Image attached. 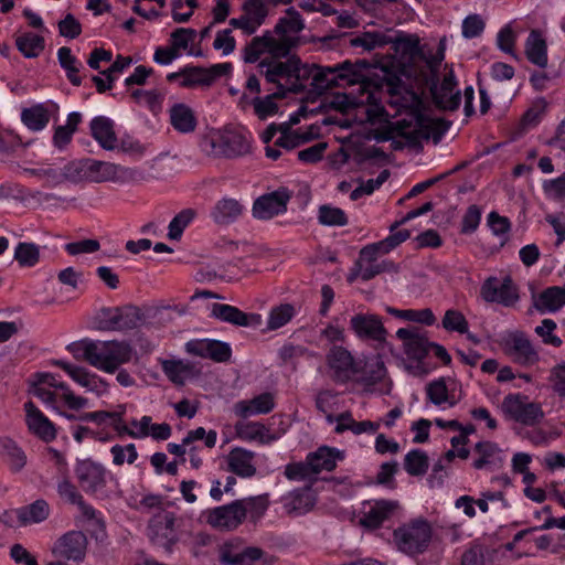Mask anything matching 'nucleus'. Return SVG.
Masks as SVG:
<instances>
[{"mask_svg": "<svg viewBox=\"0 0 565 565\" xmlns=\"http://www.w3.org/2000/svg\"><path fill=\"white\" fill-rule=\"evenodd\" d=\"M15 45L25 57L34 58L44 50L45 40L41 35L29 32L19 35Z\"/></svg>", "mask_w": 565, "mask_h": 565, "instance_id": "44", "label": "nucleus"}, {"mask_svg": "<svg viewBox=\"0 0 565 565\" xmlns=\"http://www.w3.org/2000/svg\"><path fill=\"white\" fill-rule=\"evenodd\" d=\"M417 128L412 131L401 130L399 135L406 139L409 146H418L422 139H433L434 143H438L446 131L449 129L450 122L441 118H428L419 114L416 118Z\"/></svg>", "mask_w": 565, "mask_h": 565, "instance_id": "8", "label": "nucleus"}, {"mask_svg": "<svg viewBox=\"0 0 565 565\" xmlns=\"http://www.w3.org/2000/svg\"><path fill=\"white\" fill-rule=\"evenodd\" d=\"M396 337L403 341L405 354L417 362L423 361L430 351L431 343L427 332L417 327L401 328Z\"/></svg>", "mask_w": 565, "mask_h": 565, "instance_id": "15", "label": "nucleus"}, {"mask_svg": "<svg viewBox=\"0 0 565 565\" xmlns=\"http://www.w3.org/2000/svg\"><path fill=\"white\" fill-rule=\"evenodd\" d=\"M291 195L292 193L284 186L260 195L253 203V216L257 220H270L276 215L285 213Z\"/></svg>", "mask_w": 565, "mask_h": 565, "instance_id": "9", "label": "nucleus"}, {"mask_svg": "<svg viewBox=\"0 0 565 565\" xmlns=\"http://www.w3.org/2000/svg\"><path fill=\"white\" fill-rule=\"evenodd\" d=\"M526 58L539 67L547 65V44L539 30H532L525 42Z\"/></svg>", "mask_w": 565, "mask_h": 565, "instance_id": "30", "label": "nucleus"}, {"mask_svg": "<svg viewBox=\"0 0 565 565\" xmlns=\"http://www.w3.org/2000/svg\"><path fill=\"white\" fill-rule=\"evenodd\" d=\"M292 64L295 66V71L291 72V79H294L291 83H297L298 85L300 84L301 85V90L303 89V82L309 79V78H312L313 79V75L316 73V68H317V65L316 64H312V65H308V64H302L300 58L297 56V55H292Z\"/></svg>", "mask_w": 565, "mask_h": 565, "instance_id": "61", "label": "nucleus"}, {"mask_svg": "<svg viewBox=\"0 0 565 565\" xmlns=\"http://www.w3.org/2000/svg\"><path fill=\"white\" fill-rule=\"evenodd\" d=\"M87 537L82 531H70L56 540L52 553L65 561L81 563L87 550Z\"/></svg>", "mask_w": 565, "mask_h": 565, "instance_id": "10", "label": "nucleus"}, {"mask_svg": "<svg viewBox=\"0 0 565 565\" xmlns=\"http://www.w3.org/2000/svg\"><path fill=\"white\" fill-rule=\"evenodd\" d=\"M14 513L22 525L40 523L47 519L50 507L45 500L39 499L29 505L17 509Z\"/></svg>", "mask_w": 565, "mask_h": 565, "instance_id": "34", "label": "nucleus"}, {"mask_svg": "<svg viewBox=\"0 0 565 565\" xmlns=\"http://www.w3.org/2000/svg\"><path fill=\"white\" fill-rule=\"evenodd\" d=\"M386 311L396 318L404 319L407 321L419 322L425 326H433L436 322V317L434 312L428 308L422 310H399L393 307H387Z\"/></svg>", "mask_w": 565, "mask_h": 565, "instance_id": "49", "label": "nucleus"}, {"mask_svg": "<svg viewBox=\"0 0 565 565\" xmlns=\"http://www.w3.org/2000/svg\"><path fill=\"white\" fill-rule=\"evenodd\" d=\"M115 163L88 159L86 167L87 181L90 182H111L114 179Z\"/></svg>", "mask_w": 565, "mask_h": 565, "instance_id": "46", "label": "nucleus"}, {"mask_svg": "<svg viewBox=\"0 0 565 565\" xmlns=\"http://www.w3.org/2000/svg\"><path fill=\"white\" fill-rule=\"evenodd\" d=\"M244 211L243 204L233 198H223L214 205L211 217L218 225H227L235 222Z\"/></svg>", "mask_w": 565, "mask_h": 565, "instance_id": "29", "label": "nucleus"}, {"mask_svg": "<svg viewBox=\"0 0 565 565\" xmlns=\"http://www.w3.org/2000/svg\"><path fill=\"white\" fill-rule=\"evenodd\" d=\"M22 122L32 131H40L50 121V113L43 104H36L21 111Z\"/></svg>", "mask_w": 565, "mask_h": 565, "instance_id": "39", "label": "nucleus"}, {"mask_svg": "<svg viewBox=\"0 0 565 565\" xmlns=\"http://www.w3.org/2000/svg\"><path fill=\"white\" fill-rule=\"evenodd\" d=\"M487 548L482 545H472L461 557V565H488L486 561Z\"/></svg>", "mask_w": 565, "mask_h": 565, "instance_id": "64", "label": "nucleus"}, {"mask_svg": "<svg viewBox=\"0 0 565 565\" xmlns=\"http://www.w3.org/2000/svg\"><path fill=\"white\" fill-rule=\"evenodd\" d=\"M429 467V459L425 451L413 449L404 458V469L409 476H424Z\"/></svg>", "mask_w": 565, "mask_h": 565, "instance_id": "45", "label": "nucleus"}, {"mask_svg": "<svg viewBox=\"0 0 565 565\" xmlns=\"http://www.w3.org/2000/svg\"><path fill=\"white\" fill-rule=\"evenodd\" d=\"M232 71L231 63L215 64L209 68L202 66L183 67V79L180 86L193 88L198 86H211L214 81Z\"/></svg>", "mask_w": 565, "mask_h": 565, "instance_id": "13", "label": "nucleus"}, {"mask_svg": "<svg viewBox=\"0 0 565 565\" xmlns=\"http://www.w3.org/2000/svg\"><path fill=\"white\" fill-rule=\"evenodd\" d=\"M295 315V308L290 303H282L271 309L267 322L269 330H277L288 323Z\"/></svg>", "mask_w": 565, "mask_h": 565, "instance_id": "55", "label": "nucleus"}, {"mask_svg": "<svg viewBox=\"0 0 565 565\" xmlns=\"http://www.w3.org/2000/svg\"><path fill=\"white\" fill-rule=\"evenodd\" d=\"M131 97L140 104L146 105L152 113L161 110L164 94L158 89H135L131 93Z\"/></svg>", "mask_w": 565, "mask_h": 565, "instance_id": "54", "label": "nucleus"}, {"mask_svg": "<svg viewBox=\"0 0 565 565\" xmlns=\"http://www.w3.org/2000/svg\"><path fill=\"white\" fill-rule=\"evenodd\" d=\"M263 556L258 547H244L238 543H225L221 546L218 559L221 565H250Z\"/></svg>", "mask_w": 565, "mask_h": 565, "instance_id": "18", "label": "nucleus"}, {"mask_svg": "<svg viewBox=\"0 0 565 565\" xmlns=\"http://www.w3.org/2000/svg\"><path fill=\"white\" fill-rule=\"evenodd\" d=\"M211 317L237 327L258 326L260 323L259 315H248L234 306L217 302L211 307Z\"/></svg>", "mask_w": 565, "mask_h": 565, "instance_id": "23", "label": "nucleus"}, {"mask_svg": "<svg viewBox=\"0 0 565 565\" xmlns=\"http://www.w3.org/2000/svg\"><path fill=\"white\" fill-rule=\"evenodd\" d=\"M142 313L138 307L124 306L103 308L97 320V328L103 331H127L139 326Z\"/></svg>", "mask_w": 565, "mask_h": 565, "instance_id": "6", "label": "nucleus"}, {"mask_svg": "<svg viewBox=\"0 0 565 565\" xmlns=\"http://www.w3.org/2000/svg\"><path fill=\"white\" fill-rule=\"evenodd\" d=\"M315 497H281L282 513L290 516H301L316 507Z\"/></svg>", "mask_w": 565, "mask_h": 565, "instance_id": "40", "label": "nucleus"}, {"mask_svg": "<svg viewBox=\"0 0 565 565\" xmlns=\"http://www.w3.org/2000/svg\"><path fill=\"white\" fill-rule=\"evenodd\" d=\"M504 414L525 426H534L544 417V412L539 403L530 402L522 394H509L502 401Z\"/></svg>", "mask_w": 565, "mask_h": 565, "instance_id": "7", "label": "nucleus"}, {"mask_svg": "<svg viewBox=\"0 0 565 565\" xmlns=\"http://www.w3.org/2000/svg\"><path fill=\"white\" fill-rule=\"evenodd\" d=\"M565 305V286H553L533 297V306L541 313L555 312Z\"/></svg>", "mask_w": 565, "mask_h": 565, "instance_id": "28", "label": "nucleus"}, {"mask_svg": "<svg viewBox=\"0 0 565 565\" xmlns=\"http://www.w3.org/2000/svg\"><path fill=\"white\" fill-rule=\"evenodd\" d=\"M441 326L445 330L450 332L467 333L468 321L465 316L455 309H449L445 312Z\"/></svg>", "mask_w": 565, "mask_h": 565, "instance_id": "58", "label": "nucleus"}, {"mask_svg": "<svg viewBox=\"0 0 565 565\" xmlns=\"http://www.w3.org/2000/svg\"><path fill=\"white\" fill-rule=\"evenodd\" d=\"M75 473L79 484L86 491H98L106 482V469L90 459L78 461Z\"/></svg>", "mask_w": 565, "mask_h": 565, "instance_id": "19", "label": "nucleus"}, {"mask_svg": "<svg viewBox=\"0 0 565 565\" xmlns=\"http://www.w3.org/2000/svg\"><path fill=\"white\" fill-rule=\"evenodd\" d=\"M275 407L271 393H263L250 401H239L234 405V412L242 418H247L257 414H268Z\"/></svg>", "mask_w": 565, "mask_h": 565, "instance_id": "26", "label": "nucleus"}, {"mask_svg": "<svg viewBox=\"0 0 565 565\" xmlns=\"http://www.w3.org/2000/svg\"><path fill=\"white\" fill-rule=\"evenodd\" d=\"M286 57V61H281L282 57H273L270 55V57H266L258 63V72L265 77L266 82L279 84L281 78L291 79V72L295 71L292 55L289 54Z\"/></svg>", "mask_w": 565, "mask_h": 565, "instance_id": "21", "label": "nucleus"}, {"mask_svg": "<svg viewBox=\"0 0 565 565\" xmlns=\"http://www.w3.org/2000/svg\"><path fill=\"white\" fill-rule=\"evenodd\" d=\"M267 497H250L231 504L215 508L209 513L207 522L218 530H232L242 523L246 511L254 504L259 505V513L267 508Z\"/></svg>", "mask_w": 565, "mask_h": 565, "instance_id": "4", "label": "nucleus"}, {"mask_svg": "<svg viewBox=\"0 0 565 565\" xmlns=\"http://www.w3.org/2000/svg\"><path fill=\"white\" fill-rule=\"evenodd\" d=\"M308 458L313 473L317 475L322 470H333L337 461L344 459V454L337 448L321 446L316 451L309 452Z\"/></svg>", "mask_w": 565, "mask_h": 565, "instance_id": "27", "label": "nucleus"}, {"mask_svg": "<svg viewBox=\"0 0 565 565\" xmlns=\"http://www.w3.org/2000/svg\"><path fill=\"white\" fill-rule=\"evenodd\" d=\"M480 295L487 302H498L505 307L513 306L519 299L510 276L504 277L501 282L497 277H489L482 284Z\"/></svg>", "mask_w": 565, "mask_h": 565, "instance_id": "12", "label": "nucleus"}, {"mask_svg": "<svg viewBox=\"0 0 565 565\" xmlns=\"http://www.w3.org/2000/svg\"><path fill=\"white\" fill-rule=\"evenodd\" d=\"M426 395L427 398L437 406L447 403L450 407H452L460 399V397L457 398L455 396L454 388L448 387L444 377L428 383L426 386Z\"/></svg>", "mask_w": 565, "mask_h": 565, "instance_id": "35", "label": "nucleus"}, {"mask_svg": "<svg viewBox=\"0 0 565 565\" xmlns=\"http://www.w3.org/2000/svg\"><path fill=\"white\" fill-rule=\"evenodd\" d=\"M196 210L184 209L179 212L170 222L168 226V237L170 239L179 241L183 234L184 228L195 218Z\"/></svg>", "mask_w": 565, "mask_h": 565, "instance_id": "51", "label": "nucleus"}, {"mask_svg": "<svg viewBox=\"0 0 565 565\" xmlns=\"http://www.w3.org/2000/svg\"><path fill=\"white\" fill-rule=\"evenodd\" d=\"M253 452L242 448L233 449L228 455L230 470L242 477H252L256 472L253 466Z\"/></svg>", "mask_w": 565, "mask_h": 565, "instance_id": "37", "label": "nucleus"}, {"mask_svg": "<svg viewBox=\"0 0 565 565\" xmlns=\"http://www.w3.org/2000/svg\"><path fill=\"white\" fill-rule=\"evenodd\" d=\"M170 122L177 131L189 134L195 130L196 117L188 105L180 103L171 107Z\"/></svg>", "mask_w": 565, "mask_h": 565, "instance_id": "33", "label": "nucleus"}, {"mask_svg": "<svg viewBox=\"0 0 565 565\" xmlns=\"http://www.w3.org/2000/svg\"><path fill=\"white\" fill-rule=\"evenodd\" d=\"M161 366L166 376L175 385H183L194 373L193 364L182 360H162Z\"/></svg>", "mask_w": 565, "mask_h": 565, "instance_id": "36", "label": "nucleus"}, {"mask_svg": "<svg viewBox=\"0 0 565 565\" xmlns=\"http://www.w3.org/2000/svg\"><path fill=\"white\" fill-rule=\"evenodd\" d=\"M24 409L26 413L28 427L34 435L44 441H51L56 437L54 425L43 415L33 402H26Z\"/></svg>", "mask_w": 565, "mask_h": 565, "instance_id": "24", "label": "nucleus"}, {"mask_svg": "<svg viewBox=\"0 0 565 565\" xmlns=\"http://www.w3.org/2000/svg\"><path fill=\"white\" fill-rule=\"evenodd\" d=\"M237 436L246 440H259L269 443L275 440V436L269 434V429L260 423H241L235 426Z\"/></svg>", "mask_w": 565, "mask_h": 565, "instance_id": "43", "label": "nucleus"}, {"mask_svg": "<svg viewBox=\"0 0 565 565\" xmlns=\"http://www.w3.org/2000/svg\"><path fill=\"white\" fill-rule=\"evenodd\" d=\"M431 537V524L423 518L413 519L393 532V540L397 550L408 556L425 553L429 547Z\"/></svg>", "mask_w": 565, "mask_h": 565, "instance_id": "3", "label": "nucleus"}, {"mask_svg": "<svg viewBox=\"0 0 565 565\" xmlns=\"http://www.w3.org/2000/svg\"><path fill=\"white\" fill-rule=\"evenodd\" d=\"M319 223L327 226H344L348 217L343 210L323 204L318 211Z\"/></svg>", "mask_w": 565, "mask_h": 565, "instance_id": "53", "label": "nucleus"}, {"mask_svg": "<svg viewBox=\"0 0 565 565\" xmlns=\"http://www.w3.org/2000/svg\"><path fill=\"white\" fill-rule=\"evenodd\" d=\"M503 350L515 363L527 366L539 361V353L523 332H512L503 342Z\"/></svg>", "mask_w": 565, "mask_h": 565, "instance_id": "16", "label": "nucleus"}, {"mask_svg": "<svg viewBox=\"0 0 565 565\" xmlns=\"http://www.w3.org/2000/svg\"><path fill=\"white\" fill-rule=\"evenodd\" d=\"M131 62L132 60L129 56L117 55L114 63L107 70L100 72L105 78L97 75L92 76V81L95 84L97 92L99 94H104L106 90L111 89L116 79L115 74L124 72Z\"/></svg>", "mask_w": 565, "mask_h": 565, "instance_id": "32", "label": "nucleus"}, {"mask_svg": "<svg viewBox=\"0 0 565 565\" xmlns=\"http://www.w3.org/2000/svg\"><path fill=\"white\" fill-rule=\"evenodd\" d=\"M250 103L253 104L255 114L259 119H265L278 111V105L270 95H267L264 98L256 96Z\"/></svg>", "mask_w": 565, "mask_h": 565, "instance_id": "62", "label": "nucleus"}, {"mask_svg": "<svg viewBox=\"0 0 565 565\" xmlns=\"http://www.w3.org/2000/svg\"><path fill=\"white\" fill-rule=\"evenodd\" d=\"M354 334L364 341L385 342L387 330L382 319L373 313H356L350 320Z\"/></svg>", "mask_w": 565, "mask_h": 565, "instance_id": "14", "label": "nucleus"}, {"mask_svg": "<svg viewBox=\"0 0 565 565\" xmlns=\"http://www.w3.org/2000/svg\"><path fill=\"white\" fill-rule=\"evenodd\" d=\"M327 361L332 371L331 377L335 382L345 383L360 372L359 364L343 347H333L327 355Z\"/></svg>", "mask_w": 565, "mask_h": 565, "instance_id": "17", "label": "nucleus"}, {"mask_svg": "<svg viewBox=\"0 0 565 565\" xmlns=\"http://www.w3.org/2000/svg\"><path fill=\"white\" fill-rule=\"evenodd\" d=\"M305 29L300 13L294 8L286 10L273 31H266L262 36H255L244 47L245 63H255L260 55L268 53L273 57H286L292 49L300 44L299 33Z\"/></svg>", "mask_w": 565, "mask_h": 565, "instance_id": "1", "label": "nucleus"}, {"mask_svg": "<svg viewBox=\"0 0 565 565\" xmlns=\"http://www.w3.org/2000/svg\"><path fill=\"white\" fill-rule=\"evenodd\" d=\"M57 60L63 70L66 72L68 81L74 86H81L82 77L78 75L81 62L72 54V51L67 46H63L57 51Z\"/></svg>", "mask_w": 565, "mask_h": 565, "instance_id": "42", "label": "nucleus"}, {"mask_svg": "<svg viewBox=\"0 0 565 565\" xmlns=\"http://www.w3.org/2000/svg\"><path fill=\"white\" fill-rule=\"evenodd\" d=\"M114 179L111 182L138 183L148 180V174L137 168L124 167L115 163Z\"/></svg>", "mask_w": 565, "mask_h": 565, "instance_id": "56", "label": "nucleus"}, {"mask_svg": "<svg viewBox=\"0 0 565 565\" xmlns=\"http://www.w3.org/2000/svg\"><path fill=\"white\" fill-rule=\"evenodd\" d=\"M54 363L65 371L72 380L85 387L87 391L94 392L97 395H103L107 392L108 384L98 375L89 373L86 369L61 360L55 361Z\"/></svg>", "mask_w": 565, "mask_h": 565, "instance_id": "20", "label": "nucleus"}, {"mask_svg": "<svg viewBox=\"0 0 565 565\" xmlns=\"http://www.w3.org/2000/svg\"><path fill=\"white\" fill-rule=\"evenodd\" d=\"M426 74L425 82L429 86V90L433 97L434 104L443 110L454 111L458 109L461 103V95L456 89L457 82L452 70H450L445 76L440 85L439 74Z\"/></svg>", "mask_w": 565, "mask_h": 565, "instance_id": "5", "label": "nucleus"}, {"mask_svg": "<svg viewBox=\"0 0 565 565\" xmlns=\"http://www.w3.org/2000/svg\"><path fill=\"white\" fill-rule=\"evenodd\" d=\"M370 66L371 64L366 60H356L354 63L350 61L340 63V68L348 74L345 81L351 84L363 82V72L370 68Z\"/></svg>", "mask_w": 565, "mask_h": 565, "instance_id": "59", "label": "nucleus"}, {"mask_svg": "<svg viewBox=\"0 0 565 565\" xmlns=\"http://www.w3.org/2000/svg\"><path fill=\"white\" fill-rule=\"evenodd\" d=\"M88 159L68 162L62 170H57V174L61 177V183L70 181L77 183L81 181H87L86 167Z\"/></svg>", "mask_w": 565, "mask_h": 565, "instance_id": "52", "label": "nucleus"}, {"mask_svg": "<svg viewBox=\"0 0 565 565\" xmlns=\"http://www.w3.org/2000/svg\"><path fill=\"white\" fill-rule=\"evenodd\" d=\"M242 10L255 32L265 22L269 11L263 0H245Z\"/></svg>", "mask_w": 565, "mask_h": 565, "instance_id": "48", "label": "nucleus"}, {"mask_svg": "<svg viewBox=\"0 0 565 565\" xmlns=\"http://www.w3.org/2000/svg\"><path fill=\"white\" fill-rule=\"evenodd\" d=\"M13 258L21 267H34L40 262V247L34 243L21 242L15 247Z\"/></svg>", "mask_w": 565, "mask_h": 565, "instance_id": "50", "label": "nucleus"}, {"mask_svg": "<svg viewBox=\"0 0 565 565\" xmlns=\"http://www.w3.org/2000/svg\"><path fill=\"white\" fill-rule=\"evenodd\" d=\"M391 42H393V39L382 32H364L350 40L352 46L363 47L366 51L383 47Z\"/></svg>", "mask_w": 565, "mask_h": 565, "instance_id": "47", "label": "nucleus"}, {"mask_svg": "<svg viewBox=\"0 0 565 565\" xmlns=\"http://www.w3.org/2000/svg\"><path fill=\"white\" fill-rule=\"evenodd\" d=\"M397 501L381 499L375 501L370 509L360 518V524L366 529L380 527L386 520H390L398 511Z\"/></svg>", "mask_w": 565, "mask_h": 565, "instance_id": "22", "label": "nucleus"}, {"mask_svg": "<svg viewBox=\"0 0 565 565\" xmlns=\"http://www.w3.org/2000/svg\"><path fill=\"white\" fill-rule=\"evenodd\" d=\"M221 153L227 158L244 156L249 152L250 146L246 137L239 132H228L221 139Z\"/></svg>", "mask_w": 565, "mask_h": 565, "instance_id": "38", "label": "nucleus"}, {"mask_svg": "<svg viewBox=\"0 0 565 565\" xmlns=\"http://www.w3.org/2000/svg\"><path fill=\"white\" fill-rule=\"evenodd\" d=\"M347 73L340 68V63L334 66H318L311 85L317 90H327L339 85V81H345Z\"/></svg>", "mask_w": 565, "mask_h": 565, "instance_id": "31", "label": "nucleus"}, {"mask_svg": "<svg viewBox=\"0 0 565 565\" xmlns=\"http://www.w3.org/2000/svg\"><path fill=\"white\" fill-rule=\"evenodd\" d=\"M175 518L173 513L161 511L150 521L148 536L150 541L170 552L172 545L178 541L174 530Z\"/></svg>", "mask_w": 565, "mask_h": 565, "instance_id": "11", "label": "nucleus"}, {"mask_svg": "<svg viewBox=\"0 0 565 565\" xmlns=\"http://www.w3.org/2000/svg\"><path fill=\"white\" fill-rule=\"evenodd\" d=\"M196 31L194 29H175L170 36V46L180 54V51L188 49L189 44L194 41Z\"/></svg>", "mask_w": 565, "mask_h": 565, "instance_id": "60", "label": "nucleus"}, {"mask_svg": "<svg viewBox=\"0 0 565 565\" xmlns=\"http://www.w3.org/2000/svg\"><path fill=\"white\" fill-rule=\"evenodd\" d=\"M1 454L12 471H20L26 463L24 451L10 438L0 440Z\"/></svg>", "mask_w": 565, "mask_h": 565, "instance_id": "41", "label": "nucleus"}, {"mask_svg": "<svg viewBox=\"0 0 565 565\" xmlns=\"http://www.w3.org/2000/svg\"><path fill=\"white\" fill-rule=\"evenodd\" d=\"M311 139H312V135L308 134V132H305V134H300L298 131H294L290 134L284 132L276 140L275 146L291 150Z\"/></svg>", "mask_w": 565, "mask_h": 565, "instance_id": "63", "label": "nucleus"}, {"mask_svg": "<svg viewBox=\"0 0 565 565\" xmlns=\"http://www.w3.org/2000/svg\"><path fill=\"white\" fill-rule=\"evenodd\" d=\"M68 349L75 356L81 352L82 358L92 366L106 373H115L132 358V348L125 341L83 340L71 344Z\"/></svg>", "mask_w": 565, "mask_h": 565, "instance_id": "2", "label": "nucleus"}, {"mask_svg": "<svg viewBox=\"0 0 565 565\" xmlns=\"http://www.w3.org/2000/svg\"><path fill=\"white\" fill-rule=\"evenodd\" d=\"M386 369L384 362L379 358H373L364 363L361 381L367 384H375L384 379Z\"/></svg>", "mask_w": 565, "mask_h": 565, "instance_id": "57", "label": "nucleus"}, {"mask_svg": "<svg viewBox=\"0 0 565 565\" xmlns=\"http://www.w3.org/2000/svg\"><path fill=\"white\" fill-rule=\"evenodd\" d=\"M89 128L93 138L103 149L114 150L117 147V137L111 119L105 116H97L90 121Z\"/></svg>", "mask_w": 565, "mask_h": 565, "instance_id": "25", "label": "nucleus"}]
</instances>
